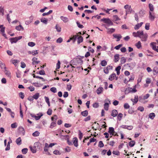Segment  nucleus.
Returning <instances> with one entry per match:
<instances>
[{"mask_svg": "<svg viewBox=\"0 0 158 158\" xmlns=\"http://www.w3.org/2000/svg\"><path fill=\"white\" fill-rule=\"evenodd\" d=\"M83 62V61L81 57H77L73 59L71 61V63H72L73 65H81Z\"/></svg>", "mask_w": 158, "mask_h": 158, "instance_id": "nucleus-1", "label": "nucleus"}, {"mask_svg": "<svg viewBox=\"0 0 158 158\" xmlns=\"http://www.w3.org/2000/svg\"><path fill=\"white\" fill-rule=\"evenodd\" d=\"M101 21L104 22L107 24L109 25H113V23L111 21L109 18H103L101 19Z\"/></svg>", "mask_w": 158, "mask_h": 158, "instance_id": "nucleus-2", "label": "nucleus"}, {"mask_svg": "<svg viewBox=\"0 0 158 158\" xmlns=\"http://www.w3.org/2000/svg\"><path fill=\"white\" fill-rule=\"evenodd\" d=\"M22 38V36H19L18 37H16L15 38H12L10 39V40L11 43H15L19 40L21 39Z\"/></svg>", "mask_w": 158, "mask_h": 158, "instance_id": "nucleus-3", "label": "nucleus"}, {"mask_svg": "<svg viewBox=\"0 0 158 158\" xmlns=\"http://www.w3.org/2000/svg\"><path fill=\"white\" fill-rule=\"evenodd\" d=\"M157 43L152 42L150 43V46L153 49H158V40H156Z\"/></svg>", "mask_w": 158, "mask_h": 158, "instance_id": "nucleus-4", "label": "nucleus"}, {"mask_svg": "<svg viewBox=\"0 0 158 158\" xmlns=\"http://www.w3.org/2000/svg\"><path fill=\"white\" fill-rule=\"evenodd\" d=\"M113 69V66L111 65H108L107 67L104 68V72L105 73L107 74L109 73L110 70H112Z\"/></svg>", "mask_w": 158, "mask_h": 158, "instance_id": "nucleus-5", "label": "nucleus"}, {"mask_svg": "<svg viewBox=\"0 0 158 158\" xmlns=\"http://www.w3.org/2000/svg\"><path fill=\"white\" fill-rule=\"evenodd\" d=\"M108 132L110 133V135H111L110 137H112V135H114V136L116 135L117 133L115 134V131L113 127H110L109 129Z\"/></svg>", "mask_w": 158, "mask_h": 158, "instance_id": "nucleus-6", "label": "nucleus"}, {"mask_svg": "<svg viewBox=\"0 0 158 158\" xmlns=\"http://www.w3.org/2000/svg\"><path fill=\"white\" fill-rule=\"evenodd\" d=\"M39 144V143L38 142H36L34 143L35 146L34 147H32L31 146H30L29 148L30 149V150L31 152L33 153H35L36 152V148L35 146L38 145Z\"/></svg>", "mask_w": 158, "mask_h": 158, "instance_id": "nucleus-7", "label": "nucleus"}, {"mask_svg": "<svg viewBox=\"0 0 158 158\" xmlns=\"http://www.w3.org/2000/svg\"><path fill=\"white\" fill-rule=\"evenodd\" d=\"M105 102H106L104 104V108L106 110H108L109 108V103H110V101L109 100H106Z\"/></svg>", "mask_w": 158, "mask_h": 158, "instance_id": "nucleus-8", "label": "nucleus"}, {"mask_svg": "<svg viewBox=\"0 0 158 158\" xmlns=\"http://www.w3.org/2000/svg\"><path fill=\"white\" fill-rule=\"evenodd\" d=\"M78 139L76 137H75L73 139V143L76 147H77L78 146Z\"/></svg>", "mask_w": 158, "mask_h": 158, "instance_id": "nucleus-9", "label": "nucleus"}, {"mask_svg": "<svg viewBox=\"0 0 158 158\" xmlns=\"http://www.w3.org/2000/svg\"><path fill=\"white\" fill-rule=\"evenodd\" d=\"M147 37V34H143L141 36L140 38L141 39V40L143 41H146Z\"/></svg>", "mask_w": 158, "mask_h": 158, "instance_id": "nucleus-10", "label": "nucleus"}, {"mask_svg": "<svg viewBox=\"0 0 158 158\" xmlns=\"http://www.w3.org/2000/svg\"><path fill=\"white\" fill-rule=\"evenodd\" d=\"M113 36L114 38L117 39V41H119L120 39L122 37L121 35L120 34L117 35L114 34L113 35Z\"/></svg>", "mask_w": 158, "mask_h": 158, "instance_id": "nucleus-11", "label": "nucleus"}, {"mask_svg": "<svg viewBox=\"0 0 158 158\" xmlns=\"http://www.w3.org/2000/svg\"><path fill=\"white\" fill-rule=\"evenodd\" d=\"M118 114V112L117 110H113L112 111L111 115L113 117H115Z\"/></svg>", "mask_w": 158, "mask_h": 158, "instance_id": "nucleus-12", "label": "nucleus"}, {"mask_svg": "<svg viewBox=\"0 0 158 158\" xmlns=\"http://www.w3.org/2000/svg\"><path fill=\"white\" fill-rule=\"evenodd\" d=\"M103 90V88L102 87L98 88L96 90L97 93L98 94H99L102 93Z\"/></svg>", "mask_w": 158, "mask_h": 158, "instance_id": "nucleus-13", "label": "nucleus"}, {"mask_svg": "<svg viewBox=\"0 0 158 158\" xmlns=\"http://www.w3.org/2000/svg\"><path fill=\"white\" fill-rule=\"evenodd\" d=\"M28 53L29 54H32L33 55H35L38 54L37 50L34 51L33 50L31 51H29Z\"/></svg>", "mask_w": 158, "mask_h": 158, "instance_id": "nucleus-14", "label": "nucleus"}, {"mask_svg": "<svg viewBox=\"0 0 158 158\" xmlns=\"http://www.w3.org/2000/svg\"><path fill=\"white\" fill-rule=\"evenodd\" d=\"M153 73L154 75H156L158 73V68L157 67H154L153 69Z\"/></svg>", "mask_w": 158, "mask_h": 158, "instance_id": "nucleus-15", "label": "nucleus"}, {"mask_svg": "<svg viewBox=\"0 0 158 158\" xmlns=\"http://www.w3.org/2000/svg\"><path fill=\"white\" fill-rule=\"evenodd\" d=\"M60 18L61 20L64 23H66L69 21L68 18L66 17L61 16L60 17Z\"/></svg>", "mask_w": 158, "mask_h": 158, "instance_id": "nucleus-16", "label": "nucleus"}, {"mask_svg": "<svg viewBox=\"0 0 158 158\" xmlns=\"http://www.w3.org/2000/svg\"><path fill=\"white\" fill-rule=\"evenodd\" d=\"M119 59V55L118 54H116L114 56V62L115 63L117 62Z\"/></svg>", "mask_w": 158, "mask_h": 158, "instance_id": "nucleus-17", "label": "nucleus"}, {"mask_svg": "<svg viewBox=\"0 0 158 158\" xmlns=\"http://www.w3.org/2000/svg\"><path fill=\"white\" fill-rule=\"evenodd\" d=\"M131 100L133 102V104H134L138 102V96L137 95H135V96L134 99H131Z\"/></svg>", "mask_w": 158, "mask_h": 158, "instance_id": "nucleus-18", "label": "nucleus"}, {"mask_svg": "<svg viewBox=\"0 0 158 158\" xmlns=\"http://www.w3.org/2000/svg\"><path fill=\"white\" fill-rule=\"evenodd\" d=\"M116 77V74L115 73H113L110 75L109 76V79L111 81L114 80V79L115 77Z\"/></svg>", "mask_w": 158, "mask_h": 158, "instance_id": "nucleus-19", "label": "nucleus"}, {"mask_svg": "<svg viewBox=\"0 0 158 158\" xmlns=\"http://www.w3.org/2000/svg\"><path fill=\"white\" fill-rule=\"evenodd\" d=\"M108 46L109 47H107L106 46H104L102 47V49H106L107 48H109L110 49H112L113 47L112 45H109Z\"/></svg>", "mask_w": 158, "mask_h": 158, "instance_id": "nucleus-20", "label": "nucleus"}, {"mask_svg": "<svg viewBox=\"0 0 158 158\" xmlns=\"http://www.w3.org/2000/svg\"><path fill=\"white\" fill-rule=\"evenodd\" d=\"M15 29L18 31H23L24 30L23 28L21 25H19L18 26H16Z\"/></svg>", "mask_w": 158, "mask_h": 158, "instance_id": "nucleus-21", "label": "nucleus"}, {"mask_svg": "<svg viewBox=\"0 0 158 158\" xmlns=\"http://www.w3.org/2000/svg\"><path fill=\"white\" fill-rule=\"evenodd\" d=\"M39 114L40 115L38 116H35L34 117L35 119L36 120H39L40 118L43 115V114L41 113H39V114H37V115H39Z\"/></svg>", "mask_w": 158, "mask_h": 158, "instance_id": "nucleus-22", "label": "nucleus"}, {"mask_svg": "<svg viewBox=\"0 0 158 158\" xmlns=\"http://www.w3.org/2000/svg\"><path fill=\"white\" fill-rule=\"evenodd\" d=\"M155 117V114L154 113H150L149 115V118L151 119H153Z\"/></svg>", "mask_w": 158, "mask_h": 158, "instance_id": "nucleus-23", "label": "nucleus"}, {"mask_svg": "<svg viewBox=\"0 0 158 158\" xmlns=\"http://www.w3.org/2000/svg\"><path fill=\"white\" fill-rule=\"evenodd\" d=\"M16 142L18 145H20L21 144V139L20 137L16 139Z\"/></svg>", "mask_w": 158, "mask_h": 158, "instance_id": "nucleus-24", "label": "nucleus"}, {"mask_svg": "<svg viewBox=\"0 0 158 158\" xmlns=\"http://www.w3.org/2000/svg\"><path fill=\"white\" fill-rule=\"evenodd\" d=\"M33 19V16H31L30 17H29V20L26 21V23L27 24H28L31 23L32 22Z\"/></svg>", "mask_w": 158, "mask_h": 158, "instance_id": "nucleus-25", "label": "nucleus"}, {"mask_svg": "<svg viewBox=\"0 0 158 158\" xmlns=\"http://www.w3.org/2000/svg\"><path fill=\"white\" fill-rule=\"evenodd\" d=\"M83 40V37L81 36H80L78 38L77 43L79 44Z\"/></svg>", "mask_w": 158, "mask_h": 158, "instance_id": "nucleus-26", "label": "nucleus"}, {"mask_svg": "<svg viewBox=\"0 0 158 158\" xmlns=\"http://www.w3.org/2000/svg\"><path fill=\"white\" fill-rule=\"evenodd\" d=\"M155 18V16L152 15V13L151 12H149V18L152 21H153L154 20Z\"/></svg>", "mask_w": 158, "mask_h": 158, "instance_id": "nucleus-27", "label": "nucleus"}, {"mask_svg": "<svg viewBox=\"0 0 158 158\" xmlns=\"http://www.w3.org/2000/svg\"><path fill=\"white\" fill-rule=\"evenodd\" d=\"M4 73L6 75H7L8 77H10V71L6 70V69H4Z\"/></svg>", "mask_w": 158, "mask_h": 158, "instance_id": "nucleus-28", "label": "nucleus"}, {"mask_svg": "<svg viewBox=\"0 0 158 158\" xmlns=\"http://www.w3.org/2000/svg\"><path fill=\"white\" fill-rule=\"evenodd\" d=\"M107 62L105 60H102L101 63V65L102 66H105L107 65Z\"/></svg>", "mask_w": 158, "mask_h": 158, "instance_id": "nucleus-29", "label": "nucleus"}, {"mask_svg": "<svg viewBox=\"0 0 158 158\" xmlns=\"http://www.w3.org/2000/svg\"><path fill=\"white\" fill-rule=\"evenodd\" d=\"M40 96V94L39 93H36L35 95H33V98L34 99L36 100L37 99L39 98Z\"/></svg>", "mask_w": 158, "mask_h": 158, "instance_id": "nucleus-30", "label": "nucleus"}, {"mask_svg": "<svg viewBox=\"0 0 158 158\" xmlns=\"http://www.w3.org/2000/svg\"><path fill=\"white\" fill-rule=\"evenodd\" d=\"M132 11V9L131 8V6H130L129 8L126 10V15H127L129 13H131Z\"/></svg>", "mask_w": 158, "mask_h": 158, "instance_id": "nucleus-31", "label": "nucleus"}, {"mask_svg": "<svg viewBox=\"0 0 158 158\" xmlns=\"http://www.w3.org/2000/svg\"><path fill=\"white\" fill-rule=\"evenodd\" d=\"M88 114V112L87 110H85L81 112V114L82 115L85 117Z\"/></svg>", "mask_w": 158, "mask_h": 158, "instance_id": "nucleus-32", "label": "nucleus"}, {"mask_svg": "<svg viewBox=\"0 0 158 158\" xmlns=\"http://www.w3.org/2000/svg\"><path fill=\"white\" fill-rule=\"evenodd\" d=\"M56 122H52L50 125V127L51 128H52L54 127H55L56 126Z\"/></svg>", "mask_w": 158, "mask_h": 158, "instance_id": "nucleus-33", "label": "nucleus"}, {"mask_svg": "<svg viewBox=\"0 0 158 158\" xmlns=\"http://www.w3.org/2000/svg\"><path fill=\"white\" fill-rule=\"evenodd\" d=\"M113 19L114 21L120 20V19L117 15H114L113 16Z\"/></svg>", "mask_w": 158, "mask_h": 158, "instance_id": "nucleus-34", "label": "nucleus"}, {"mask_svg": "<svg viewBox=\"0 0 158 158\" xmlns=\"http://www.w3.org/2000/svg\"><path fill=\"white\" fill-rule=\"evenodd\" d=\"M135 45L138 49L141 48V42L139 41Z\"/></svg>", "mask_w": 158, "mask_h": 158, "instance_id": "nucleus-35", "label": "nucleus"}, {"mask_svg": "<svg viewBox=\"0 0 158 158\" xmlns=\"http://www.w3.org/2000/svg\"><path fill=\"white\" fill-rule=\"evenodd\" d=\"M50 90L53 93H56L57 92V89L55 87L51 88Z\"/></svg>", "mask_w": 158, "mask_h": 158, "instance_id": "nucleus-36", "label": "nucleus"}, {"mask_svg": "<svg viewBox=\"0 0 158 158\" xmlns=\"http://www.w3.org/2000/svg\"><path fill=\"white\" fill-rule=\"evenodd\" d=\"M11 127L12 128H16L17 127V124L16 123H14L12 124Z\"/></svg>", "mask_w": 158, "mask_h": 158, "instance_id": "nucleus-37", "label": "nucleus"}, {"mask_svg": "<svg viewBox=\"0 0 158 158\" xmlns=\"http://www.w3.org/2000/svg\"><path fill=\"white\" fill-rule=\"evenodd\" d=\"M11 62H12V63L15 66H16L17 65L18 62H19L18 61L16 60H11Z\"/></svg>", "mask_w": 158, "mask_h": 158, "instance_id": "nucleus-38", "label": "nucleus"}, {"mask_svg": "<svg viewBox=\"0 0 158 158\" xmlns=\"http://www.w3.org/2000/svg\"><path fill=\"white\" fill-rule=\"evenodd\" d=\"M41 21L45 24H47V23L48 19H45L44 18H43L41 19Z\"/></svg>", "mask_w": 158, "mask_h": 158, "instance_id": "nucleus-39", "label": "nucleus"}, {"mask_svg": "<svg viewBox=\"0 0 158 158\" xmlns=\"http://www.w3.org/2000/svg\"><path fill=\"white\" fill-rule=\"evenodd\" d=\"M143 31H138L137 32V34H138V35H137V37H141V36H142V35H143Z\"/></svg>", "mask_w": 158, "mask_h": 158, "instance_id": "nucleus-40", "label": "nucleus"}, {"mask_svg": "<svg viewBox=\"0 0 158 158\" xmlns=\"http://www.w3.org/2000/svg\"><path fill=\"white\" fill-rule=\"evenodd\" d=\"M57 119V116L56 115H54L53 117L51 118V119L53 122H56V120Z\"/></svg>", "mask_w": 158, "mask_h": 158, "instance_id": "nucleus-41", "label": "nucleus"}, {"mask_svg": "<svg viewBox=\"0 0 158 158\" xmlns=\"http://www.w3.org/2000/svg\"><path fill=\"white\" fill-rule=\"evenodd\" d=\"M149 7L150 11H153L154 8L153 5L151 3L149 4Z\"/></svg>", "mask_w": 158, "mask_h": 158, "instance_id": "nucleus-42", "label": "nucleus"}, {"mask_svg": "<svg viewBox=\"0 0 158 158\" xmlns=\"http://www.w3.org/2000/svg\"><path fill=\"white\" fill-rule=\"evenodd\" d=\"M135 142L133 140L129 142V146L131 147H133L135 145Z\"/></svg>", "mask_w": 158, "mask_h": 158, "instance_id": "nucleus-43", "label": "nucleus"}, {"mask_svg": "<svg viewBox=\"0 0 158 158\" xmlns=\"http://www.w3.org/2000/svg\"><path fill=\"white\" fill-rule=\"evenodd\" d=\"M40 133L38 131H35L32 134L33 136H37L39 135Z\"/></svg>", "mask_w": 158, "mask_h": 158, "instance_id": "nucleus-44", "label": "nucleus"}, {"mask_svg": "<svg viewBox=\"0 0 158 158\" xmlns=\"http://www.w3.org/2000/svg\"><path fill=\"white\" fill-rule=\"evenodd\" d=\"M10 142H8L7 143V147L6 148H5L6 151H8L10 150Z\"/></svg>", "mask_w": 158, "mask_h": 158, "instance_id": "nucleus-45", "label": "nucleus"}, {"mask_svg": "<svg viewBox=\"0 0 158 158\" xmlns=\"http://www.w3.org/2000/svg\"><path fill=\"white\" fill-rule=\"evenodd\" d=\"M53 153L55 155H60L61 154L60 152L58 150H55L53 152Z\"/></svg>", "mask_w": 158, "mask_h": 158, "instance_id": "nucleus-46", "label": "nucleus"}, {"mask_svg": "<svg viewBox=\"0 0 158 158\" xmlns=\"http://www.w3.org/2000/svg\"><path fill=\"white\" fill-rule=\"evenodd\" d=\"M19 96L22 99H23L24 97V94L22 92H20L19 93Z\"/></svg>", "mask_w": 158, "mask_h": 158, "instance_id": "nucleus-47", "label": "nucleus"}, {"mask_svg": "<svg viewBox=\"0 0 158 158\" xmlns=\"http://www.w3.org/2000/svg\"><path fill=\"white\" fill-rule=\"evenodd\" d=\"M28 45L29 46L32 47L35 45V44L34 42H29L28 44Z\"/></svg>", "mask_w": 158, "mask_h": 158, "instance_id": "nucleus-48", "label": "nucleus"}, {"mask_svg": "<svg viewBox=\"0 0 158 158\" xmlns=\"http://www.w3.org/2000/svg\"><path fill=\"white\" fill-rule=\"evenodd\" d=\"M108 31H107V33H111L115 31V29L114 28H111V29H108Z\"/></svg>", "mask_w": 158, "mask_h": 158, "instance_id": "nucleus-49", "label": "nucleus"}, {"mask_svg": "<svg viewBox=\"0 0 158 158\" xmlns=\"http://www.w3.org/2000/svg\"><path fill=\"white\" fill-rule=\"evenodd\" d=\"M28 149L27 148H24L22 149V152L23 154H26L27 152Z\"/></svg>", "mask_w": 158, "mask_h": 158, "instance_id": "nucleus-50", "label": "nucleus"}, {"mask_svg": "<svg viewBox=\"0 0 158 158\" xmlns=\"http://www.w3.org/2000/svg\"><path fill=\"white\" fill-rule=\"evenodd\" d=\"M76 23L79 28H82L84 27L83 25L81 24L78 22H77Z\"/></svg>", "mask_w": 158, "mask_h": 158, "instance_id": "nucleus-51", "label": "nucleus"}, {"mask_svg": "<svg viewBox=\"0 0 158 158\" xmlns=\"http://www.w3.org/2000/svg\"><path fill=\"white\" fill-rule=\"evenodd\" d=\"M137 110L141 112H143L144 110V108L143 106H140L138 107Z\"/></svg>", "mask_w": 158, "mask_h": 158, "instance_id": "nucleus-52", "label": "nucleus"}, {"mask_svg": "<svg viewBox=\"0 0 158 158\" xmlns=\"http://www.w3.org/2000/svg\"><path fill=\"white\" fill-rule=\"evenodd\" d=\"M151 81L152 80L151 79L149 78H147L146 80V82L147 84L150 83L151 82Z\"/></svg>", "mask_w": 158, "mask_h": 158, "instance_id": "nucleus-53", "label": "nucleus"}, {"mask_svg": "<svg viewBox=\"0 0 158 158\" xmlns=\"http://www.w3.org/2000/svg\"><path fill=\"white\" fill-rule=\"evenodd\" d=\"M37 58H36L35 57H34L32 59V60L33 62H35V63L38 64L39 63L40 61H37Z\"/></svg>", "mask_w": 158, "mask_h": 158, "instance_id": "nucleus-54", "label": "nucleus"}, {"mask_svg": "<svg viewBox=\"0 0 158 158\" xmlns=\"http://www.w3.org/2000/svg\"><path fill=\"white\" fill-rule=\"evenodd\" d=\"M124 107L125 109H128L129 108L130 106L127 103H125L124 105Z\"/></svg>", "mask_w": 158, "mask_h": 158, "instance_id": "nucleus-55", "label": "nucleus"}, {"mask_svg": "<svg viewBox=\"0 0 158 158\" xmlns=\"http://www.w3.org/2000/svg\"><path fill=\"white\" fill-rule=\"evenodd\" d=\"M93 106L95 108L98 107L99 106L98 103V102L94 103L93 105Z\"/></svg>", "mask_w": 158, "mask_h": 158, "instance_id": "nucleus-56", "label": "nucleus"}, {"mask_svg": "<svg viewBox=\"0 0 158 158\" xmlns=\"http://www.w3.org/2000/svg\"><path fill=\"white\" fill-rule=\"evenodd\" d=\"M104 146V145L102 141H100L99 142L98 146L100 148L103 147Z\"/></svg>", "mask_w": 158, "mask_h": 158, "instance_id": "nucleus-57", "label": "nucleus"}, {"mask_svg": "<svg viewBox=\"0 0 158 158\" xmlns=\"http://www.w3.org/2000/svg\"><path fill=\"white\" fill-rule=\"evenodd\" d=\"M123 116V114H122L120 113L118 115V118L119 120H121V118Z\"/></svg>", "mask_w": 158, "mask_h": 158, "instance_id": "nucleus-58", "label": "nucleus"}, {"mask_svg": "<svg viewBox=\"0 0 158 158\" xmlns=\"http://www.w3.org/2000/svg\"><path fill=\"white\" fill-rule=\"evenodd\" d=\"M113 153L115 155H116L117 156H119L120 155V152L118 151H114L113 152Z\"/></svg>", "mask_w": 158, "mask_h": 158, "instance_id": "nucleus-59", "label": "nucleus"}, {"mask_svg": "<svg viewBox=\"0 0 158 158\" xmlns=\"http://www.w3.org/2000/svg\"><path fill=\"white\" fill-rule=\"evenodd\" d=\"M56 29L57 31L58 32H60L61 31V29L60 27L59 26H57V25H56Z\"/></svg>", "mask_w": 158, "mask_h": 158, "instance_id": "nucleus-60", "label": "nucleus"}, {"mask_svg": "<svg viewBox=\"0 0 158 158\" xmlns=\"http://www.w3.org/2000/svg\"><path fill=\"white\" fill-rule=\"evenodd\" d=\"M120 61L121 64H123L125 63L126 59L124 57H123L121 58Z\"/></svg>", "mask_w": 158, "mask_h": 158, "instance_id": "nucleus-61", "label": "nucleus"}, {"mask_svg": "<svg viewBox=\"0 0 158 158\" xmlns=\"http://www.w3.org/2000/svg\"><path fill=\"white\" fill-rule=\"evenodd\" d=\"M63 41V39L61 37H60L56 40V42L57 43H60Z\"/></svg>", "mask_w": 158, "mask_h": 158, "instance_id": "nucleus-62", "label": "nucleus"}, {"mask_svg": "<svg viewBox=\"0 0 158 158\" xmlns=\"http://www.w3.org/2000/svg\"><path fill=\"white\" fill-rule=\"evenodd\" d=\"M149 23H146L145 26V29L147 30H148L149 29Z\"/></svg>", "mask_w": 158, "mask_h": 158, "instance_id": "nucleus-63", "label": "nucleus"}, {"mask_svg": "<svg viewBox=\"0 0 158 158\" xmlns=\"http://www.w3.org/2000/svg\"><path fill=\"white\" fill-rule=\"evenodd\" d=\"M39 73L41 75H44L45 74V72L43 70H40L39 72Z\"/></svg>", "mask_w": 158, "mask_h": 158, "instance_id": "nucleus-64", "label": "nucleus"}]
</instances>
